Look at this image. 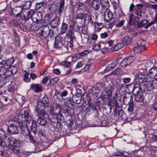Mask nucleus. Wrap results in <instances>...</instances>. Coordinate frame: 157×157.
<instances>
[{
  "label": "nucleus",
  "mask_w": 157,
  "mask_h": 157,
  "mask_svg": "<svg viewBox=\"0 0 157 157\" xmlns=\"http://www.w3.org/2000/svg\"><path fill=\"white\" fill-rule=\"evenodd\" d=\"M18 121L13 120V121L16 124L19 125L20 126L23 125L25 122L30 127V129L33 132H35L37 126L36 121L34 120L31 116L29 114L28 110L24 111V114H19L17 116Z\"/></svg>",
  "instance_id": "1"
},
{
  "label": "nucleus",
  "mask_w": 157,
  "mask_h": 157,
  "mask_svg": "<svg viewBox=\"0 0 157 157\" xmlns=\"http://www.w3.org/2000/svg\"><path fill=\"white\" fill-rule=\"evenodd\" d=\"M42 16V13L39 11L36 12L33 10H24L21 15V19L23 20H29L31 18L33 21L36 23L39 26L40 24H43Z\"/></svg>",
  "instance_id": "2"
},
{
  "label": "nucleus",
  "mask_w": 157,
  "mask_h": 157,
  "mask_svg": "<svg viewBox=\"0 0 157 157\" xmlns=\"http://www.w3.org/2000/svg\"><path fill=\"white\" fill-rule=\"evenodd\" d=\"M35 110L39 115L37 120L38 123L42 125H44L50 121V118L48 115L45 113L44 110Z\"/></svg>",
  "instance_id": "3"
},
{
  "label": "nucleus",
  "mask_w": 157,
  "mask_h": 157,
  "mask_svg": "<svg viewBox=\"0 0 157 157\" xmlns=\"http://www.w3.org/2000/svg\"><path fill=\"white\" fill-rule=\"evenodd\" d=\"M48 102V97H44L43 98L42 101L38 102L37 107L35 108V109L44 110L46 108H49Z\"/></svg>",
  "instance_id": "4"
},
{
  "label": "nucleus",
  "mask_w": 157,
  "mask_h": 157,
  "mask_svg": "<svg viewBox=\"0 0 157 157\" xmlns=\"http://www.w3.org/2000/svg\"><path fill=\"white\" fill-rule=\"evenodd\" d=\"M43 26L45 27L44 30H41L40 32L39 33V35L40 37L42 39L47 38L50 33V29L48 26H47L46 24H40L39 27H41Z\"/></svg>",
  "instance_id": "5"
},
{
  "label": "nucleus",
  "mask_w": 157,
  "mask_h": 157,
  "mask_svg": "<svg viewBox=\"0 0 157 157\" xmlns=\"http://www.w3.org/2000/svg\"><path fill=\"white\" fill-rule=\"evenodd\" d=\"M145 85L146 86L145 89L149 91L153 89H157V77Z\"/></svg>",
  "instance_id": "6"
},
{
  "label": "nucleus",
  "mask_w": 157,
  "mask_h": 157,
  "mask_svg": "<svg viewBox=\"0 0 157 157\" xmlns=\"http://www.w3.org/2000/svg\"><path fill=\"white\" fill-rule=\"evenodd\" d=\"M101 13L104 15L105 21L108 22L113 18V14L108 9H101Z\"/></svg>",
  "instance_id": "7"
},
{
  "label": "nucleus",
  "mask_w": 157,
  "mask_h": 157,
  "mask_svg": "<svg viewBox=\"0 0 157 157\" xmlns=\"http://www.w3.org/2000/svg\"><path fill=\"white\" fill-rule=\"evenodd\" d=\"M135 57L134 56H127L121 62V66L124 67L129 65L134 61Z\"/></svg>",
  "instance_id": "8"
},
{
  "label": "nucleus",
  "mask_w": 157,
  "mask_h": 157,
  "mask_svg": "<svg viewBox=\"0 0 157 157\" xmlns=\"http://www.w3.org/2000/svg\"><path fill=\"white\" fill-rule=\"evenodd\" d=\"M13 123L10 124L8 127V133L10 134H15L18 133L17 124L13 121Z\"/></svg>",
  "instance_id": "9"
},
{
  "label": "nucleus",
  "mask_w": 157,
  "mask_h": 157,
  "mask_svg": "<svg viewBox=\"0 0 157 157\" xmlns=\"http://www.w3.org/2000/svg\"><path fill=\"white\" fill-rule=\"evenodd\" d=\"M5 68H6L3 66V65L0 68V78H3V80L1 78L0 79V88L2 87L6 82L5 79L4 75Z\"/></svg>",
  "instance_id": "10"
},
{
  "label": "nucleus",
  "mask_w": 157,
  "mask_h": 157,
  "mask_svg": "<svg viewBox=\"0 0 157 157\" xmlns=\"http://www.w3.org/2000/svg\"><path fill=\"white\" fill-rule=\"evenodd\" d=\"M133 15L131 14L129 18V24L130 25L132 24L134 26H138L139 23V18L138 17L135 16L133 19Z\"/></svg>",
  "instance_id": "11"
},
{
  "label": "nucleus",
  "mask_w": 157,
  "mask_h": 157,
  "mask_svg": "<svg viewBox=\"0 0 157 157\" xmlns=\"http://www.w3.org/2000/svg\"><path fill=\"white\" fill-rule=\"evenodd\" d=\"M119 59H117L113 60L111 63L108 64L106 68L105 69L104 71L106 72L111 70L112 69L115 68L118 64L119 61Z\"/></svg>",
  "instance_id": "12"
},
{
  "label": "nucleus",
  "mask_w": 157,
  "mask_h": 157,
  "mask_svg": "<svg viewBox=\"0 0 157 157\" xmlns=\"http://www.w3.org/2000/svg\"><path fill=\"white\" fill-rule=\"evenodd\" d=\"M136 77L138 79V82L139 83H141L144 82H148V78H146L144 73L143 72H139L136 75Z\"/></svg>",
  "instance_id": "13"
},
{
  "label": "nucleus",
  "mask_w": 157,
  "mask_h": 157,
  "mask_svg": "<svg viewBox=\"0 0 157 157\" xmlns=\"http://www.w3.org/2000/svg\"><path fill=\"white\" fill-rule=\"evenodd\" d=\"M24 10H22V8L21 7H15L12 10V13L16 17H18L20 16L21 18V15L22 12Z\"/></svg>",
  "instance_id": "14"
},
{
  "label": "nucleus",
  "mask_w": 157,
  "mask_h": 157,
  "mask_svg": "<svg viewBox=\"0 0 157 157\" xmlns=\"http://www.w3.org/2000/svg\"><path fill=\"white\" fill-rule=\"evenodd\" d=\"M6 133L2 129H0V145L2 147H4L6 145L5 142L1 138H6Z\"/></svg>",
  "instance_id": "15"
},
{
  "label": "nucleus",
  "mask_w": 157,
  "mask_h": 157,
  "mask_svg": "<svg viewBox=\"0 0 157 157\" xmlns=\"http://www.w3.org/2000/svg\"><path fill=\"white\" fill-rule=\"evenodd\" d=\"M21 130V133L24 136H28L29 131L28 128H30V127L27 125V124H24V125L20 126Z\"/></svg>",
  "instance_id": "16"
},
{
  "label": "nucleus",
  "mask_w": 157,
  "mask_h": 157,
  "mask_svg": "<svg viewBox=\"0 0 157 157\" xmlns=\"http://www.w3.org/2000/svg\"><path fill=\"white\" fill-rule=\"evenodd\" d=\"M30 89L34 90L36 92H39L42 91V86L40 84H31Z\"/></svg>",
  "instance_id": "17"
},
{
  "label": "nucleus",
  "mask_w": 157,
  "mask_h": 157,
  "mask_svg": "<svg viewBox=\"0 0 157 157\" xmlns=\"http://www.w3.org/2000/svg\"><path fill=\"white\" fill-rule=\"evenodd\" d=\"M144 6L142 4H137L135 9V13L136 15L141 16L142 12V8Z\"/></svg>",
  "instance_id": "18"
},
{
  "label": "nucleus",
  "mask_w": 157,
  "mask_h": 157,
  "mask_svg": "<svg viewBox=\"0 0 157 157\" xmlns=\"http://www.w3.org/2000/svg\"><path fill=\"white\" fill-rule=\"evenodd\" d=\"M14 59L13 58H11L7 61H3L2 64L3 65V66L7 68L11 65L14 62Z\"/></svg>",
  "instance_id": "19"
},
{
  "label": "nucleus",
  "mask_w": 157,
  "mask_h": 157,
  "mask_svg": "<svg viewBox=\"0 0 157 157\" xmlns=\"http://www.w3.org/2000/svg\"><path fill=\"white\" fill-rule=\"evenodd\" d=\"M157 75V68L153 66L149 71V76L151 78H154Z\"/></svg>",
  "instance_id": "20"
},
{
  "label": "nucleus",
  "mask_w": 157,
  "mask_h": 157,
  "mask_svg": "<svg viewBox=\"0 0 157 157\" xmlns=\"http://www.w3.org/2000/svg\"><path fill=\"white\" fill-rule=\"evenodd\" d=\"M25 23V26L27 29H30L31 30H34L33 27V21L31 19L29 21H28V20L26 19Z\"/></svg>",
  "instance_id": "21"
},
{
  "label": "nucleus",
  "mask_w": 157,
  "mask_h": 157,
  "mask_svg": "<svg viewBox=\"0 0 157 157\" xmlns=\"http://www.w3.org/2000/svg\"><path fill=\"white\" fill-rule=\"evenodd\" d=\"M83 20L84 22L86 23L87 21L88 23H90L91 25L94 23L91 15L90 14L85 13Z\"/></svg>",
  "instance_id": "22"
},
{
  "label": "nucleus",
  "mask_w": 157,
  "mask_h": 157,
  "mask_svg": "<svg viewBox=\"0 0 157 157\" xmlns=\"http://www.w3.org/2000/svg\"><path fill=\"white\" fill-rule=\"evenodd\" d=\"M7 140L10 144L12 147H17L19 145L18 141L12 137H9Z\"/></svg>",
  "instance_id": "23"
},
{
  "label": "nucleus",
  "mask_w": 157,
  "mask_h": 157,
  "mask_svg": "<svg viewBox=\"0 0 157 157\" xmlns=\"http://www.w3.org/2000/svg\"><path fill=\"white\" fill-rule=\"evenodd\" d=\"M132 41V36H125L123 40V44L125 45H129Z\"/></svg>",
  "instance_id": "24"
},
{
  "label": "nucleus",
  "mask_w": 157,
  "mask_h": 157,
  "mask_svg": "<svg viewBox=\"0 0 157 157\" xmlns=\"http://www.w3.org/2000/svg\"><path fill=\"white\" fill-rule=\"evenodd\" d=\"M91 6L94 10H98L100 7V4L98 0H93L91 2Z\"/></svg>",
  "instance_id": "25"
},
{
  "label": "nucleus",
  "mask_w": 157,
  "mask_h": 157,
  "mask_svg": "<svg viewBox=\"0 0 157 157\" xmlns=\"http://www.w3.org/2000/svg\"><path fill=\"white\" fill-rule=\"evenodd\" d=\"M101 5V9H108L109 6V3L108 0H100Z\"/></svg>",
  "instance_id": "26"
},
{
  "label": "nucleus",
  "mask_w": 157,
  "mask_h": 157,
  "mask_svg": "<svg viewBox=\"0 0 157 157\" xmlns=\"http://www.w3.org/2000/svg\"><path fill=\"white\" fill-rule=\"evenodd\" d=\"M112 95V92L111 90L109 89L107 91H105L103 92L102 93V95L105 98L108 99L111 98Z\"/></svg>",
  "instance_id": "27"
},
{
  "label": "nucleus",
  "mask_w": 157,
  "mask_h": 157,
  "mask_svg": "<svg viewBox=\"0 0 157 157\" xmlns=\"http://www.w3.org/2000/svg\"><path fill=\"white\" fill-rule=\"evenodd\" d=\"M60 21L58 17H55L51 22V25L53 27H57L59 24Z\"/></svg>",
  "instance_id": "28"
},
{
  "label": "nucleus",
  "mask_w": 157,
  "mask_h": 157,
  "mask_svg": "<svg viewBox=\"0 0 157 157\" xmlns=\"http://www.w3.org/2000/svg\"><path fill=\"white\" fill-rule=\"evenodd\" d=\"M144 97L141 93L135 95V100L136 102H141L144 101Z\"/></svg>",
  "instance_id": "29"
},
{
  "label": "nucleus",
  "mask_w": 157,
  "mask_h": 157,
  "mask_svg": "<svg viewBox=\"0 0 157 157\" xmlns=\"http://www.w3.org/2000/svg\"><path fill=\"white\" fill-rule=\"evenodd\" d=\"M50 113L51 114H55L56 115V117L57 118V120L58 121H60L63 119V117L62 115V114H59L57 115V113H55L54 112L53 110L52 109H50Z\"/></svg>",
  "instance_id": "30"
},
{
  "label": "nucleus",
  "mask_w": 157,
  "mask_h": 157,
  "mask_svg": "<svg viewBox=\"0 0 157 157\" xmlns=\"http://www.w3.org/2000/svg\"><path fill=\"white\" fill-rule=\"evenodd\" d=\"M17 71V70H15V71L13 72V71L12 70H9L7 69H5V78L6 77H8L10 76L12 74H15L16 73Z\"/></svg>",
  "instance_id": "31"
},
{
  "label": "nucleus",
  "mask_w": 157,
  "mask_h": 157,
  "mask_svg": "<svg viewBox=\"0 0 157 157\" xmlns=\"http://www.w3.org/2000/svg\"><path fill=\"white\" fill-rule=\"evenodd\" d=\"M144 49V47L139 45L137 44H136V45L134 48L133 50L134 52L136 53H139L143 51Z\"/></svg>",
  "instance_id": "32"
},
{
  "label": "nucleus",
  "mask_w": 157,
  "mask_h": 157,
  "mask_svg": "<svg viewBox=\"0 0 157 157\" xmlns=\"http://www.w3.org/2000/svg\"><path fill=\"white\" fill-rule=\"evenodd\" d=\"M51 20L50 15L49 14L46 15L44 17V20L42 21L43 24L44 25L45 24H46L47 26H48V22L51 21Z\"/></svg>",
  "instance_id": "33"
},
{
  "label": "nucleus",
  "mask_w": 157,
  "mask_h": 157,
  "mask_svg": "<svg viewBox=\"0 0 157 157\" xmlns=\"http://www.w3.org/2000/svg\"><path fill=\"white\" fill-rule=\"evenodd\" d=\"M31 4L32 3L30 1H26L22 5L21 8H23V10H27L26 9L29 8Z\"/></svg>",
  "instance_id": "34"
},
{
  "label": "nucleus",
  "mask_w": 157,
  "mask_h": 157,
  "mask_svg": "<svg viewBox=\"0 0 157 157\" xmlns=\"http://www.w3.org/2000/svg\"><path fill=\"white\" fill-rule=\"evenodd\" d=\"M137 44L142 47H144V49H145V45L146 44V41L144 39H139L137 41Z\"/></svg>",
  "instance_id": "35"
},
{
  "label": "nucleus",
  "mask_w": 157,
  "mask_h": 157,
  "mask_svg": "<svg viewBox=\"0 0 157 157\" xmlns=\"http://www.w3.org/2000/svg\"><path fill=\"white\" fill-rule=\"evenodd\" d=\"M140 88L139 86H134L132 90L133 94L134 95L140 94L139 93Z\"/></svg>",
  "instance_id": "36"
},
{
  "label": "nucleus",
  "mask_w": 157,
  "mask_h": 157,
  "mask_svg": "<svg viewBox=\"0 0 157 157\" xmlns=\"http://www.w3.org/2000/svg\"><path fill=\"white\" fill-rule=\"evenodd\" d=\"M123 44L122 43H118L116 45H115L112 48V49L114 51H117L123 47Z\"/></svg>",
  "instance_id": "37"
},
{
  "label": "nucleus",
  "mask_w": 157,
  "mask_h": 157,
  "mask_svg": "<svg viewBox=\"0 0 157 157\" xmlns=\"http://www.w3.org/2000/svg\"><path fill=\"white\" fill-rule=\"evenodd\" d=\"M67 25L65 23H62V27L61 28L62 30L61 31V33L62 34H63L65 33L67 30Z\"/></svg>",
  "instance_id": "38"
},
{
  "label": "nucleus",
  "mask_w": 157,
  "mask_h": 157,
  "mask_svg": "<svg viewBox=\"0 0 157 157\" xmlns=\"http://www.w3.org/2000/svg\"><path fill=\"white\" fill-rule=\"evenodd\" d=\"M148 22V21L144 19H142L138 23L137 27L140 28L142 27L145 24H147Z\"/></svg>",
  "instance_id": "39"
},
{
  "label": "nucleus",
  "mask_w": 157,
  "mask_h": 157,
  "mask_svg": "<svg viewBox=\"0 0 157 157\" xmlns=\"http://www.w3.org/2000/svg\"><path fill=\"white\" fill-rule=\"evenodd\" d=\"M25 72H26L24 75V80L26 82H29L31 80L30 78L29 77V73L26 71Z\"/></svg>",
  "instance_id": "40"
},
{
  "label": "nucleus",
  "mask_w": 157,
  "mask_h": 157,
  "mask_svg": "<svg viewBox=\"0 0 157 157\" xmlns=\"http://www.w3.org/2000/svg\"><path fill=\"white\" fill-rule=\"evenodd\" d=\"M72 100L76 104H78L80 102V98L77 97L76 96L73 97Z\"/></svg>",
  "instance_id": "41"
},
{
  "label": "nucleus",
  "mask_w": 157,
  "mask_h": 157,
  "mask_svg": "<svg viewBox=\"0 0 157 157\" xmlns=\"http://www.w3.org/2000/svg\"><path fill=\"white\" fill-rule=\"evenodd\" d=\"M60 64L62 66H65L66 67H69L71 65V62H68L66 61H64L61 62Z\"/></svg>",
  "instance_id": "42"
},
{
  "label": "nucleus",
  "mask_w": 157,
  "mask_h": 157,
  "mask_svg": "<svg viewBox=\"0 0 157 157\" xmlns=\"http://www.w3.org/2000/svg\"><path fill=\"white\" fill-rule=\"evenodd\" d=\"M129 105V106L128 108V111L129 112L132 113L134 109V104L132 103H130Z\"/></svg>",
  "instance_id": "43"
},
{
  "label": "nucleus",
  "mask_w": 157,
  "mask_h": 157,
  "mask_svg": "<svg viewBox=\"0 0 157 157\" xmlns=\"http://www.w3.org/2000/svg\"><path fill=\"white\" fill-rule=\"evenodd\" d=\"M57 8L55 5H53L51 6V7L49 8L48 10L52 13H54L56 11Z\"/></svg>",
  "instance_id": "44"
},
{
  "label": "nucleus",
  "mask_w": 157,
  "mask_h": 157,
  "mask_svg": "<svg viewBox=\"0 0 157 157\" xmlns=\"http://www.w3.org/2000/svg\"><path fill=\"white\" fill-rule=\"evenodd\" d=\"M84 15L85 13H79L76 16V19L83 20Z\"/></svg>",
  "instance_id": "45"
},
{
  "label": "nucleus",
  "mask_w": 157,
  "mask_h": 157,
  "mask_svg": "<svg viewBox=\"0 0 157 157\" xmlns=\"http://www.w3.org/2000/svg\"><path fill=\"white\" fill-rule=\"evenodd\" d=\"M122 81L123 82L124 84H126L130 82L131 78L129 77H125L122 78Z\"/></svg>",
  "instance_id": "46"
},
{
  "label": "nucleus",
  "mask_w": 157,
  "mask_h": 157,
  "mask_svg": "<svg viewBox=\"0 0 157 157\" xmlns=\"http://www.w3.org/2000/svg\"><path fill=\"white\" fill-rule=\"evenodd\" d=\"M93 48L96 51L100 50L101 48V45L99 44H97L93 46Z\"/></svg>",
  "instance_id": "47"
},
{
  "label": "nucleus",
  "mask_w": 157,
  "mask_h": 157,
  "mask_svg": "<svg viewBox=\"0 0 157 157\" xmlns=\"http://www.w3.org/2000/svg\"><path fill=\"white\" fill-rule=\"evenodd\" d=\"M59 79L57 78H55L50 80V84L52 86L54 84L56 83L58 81Z\"/></svg>",
  "instance_id": "48"
},
{
  "label": "nucleus",
  "mask_w": 157,
  "mask_h": 157,
  "mask_svg": "<svg viewBox=\"0 0 157 157\" xmlns=\"http://www.w3.org/2000/svg\"><path fill=\"white\" fill-rule=\"evenodd\" d=\"M62 45L61 43L58 41L57 40H56L55 41V44H54V46L55 48H57L58 47H61Z\"/></svg>",
  "instance_id": "49"
},
{
  "label": "nucleus",
  "mask_w": 157,
  "mask_h": 157,
  "mask_svg": "<svg viewBox=\"0 0 157 157\" xmlns=\"http://www.w3.org/2000/svg\"><path fill=\"white\" fill-rule=\"evenodd\" d=\"M118 96V94L117 92L115 93V95L113 98L115 101V104L116 107L117 108L119 106V105L117 102V97Z\"/></svg>",
  "instance_id": "50"
},
{
  "label": "nucleus",
  "mask_w": 157,
  "mask_h": 157,
  "mask_svg": "<svg viewBox=\"0 0 157 157\" xmlns=\"http://www.w3.org/2000/svg\"><path fill=\"white\" fill-rule=\"evenodd\" d=\"M65 105L68 106L69 108H71L73 106V105L71 103V99H69L67 101L65 102Z\"/></svg>",
  "instance_id": "51"
},
{
  "label": "nucleus",
  "mask_w": 157,
  "mask_h": 157,
  "mask_svg": "<svg viewBox=\"0 0 157 157\" xmlns=\"http://www.w3.org/2000/svg\"><path fill=\"white\" fill-rule=\"evenodd\" d=\"M10 25L12 26H15L17 25L18 23L16 21L13 20L9 22Z\"/></svg>",
  "instance_id": "52"
},
{
  "label": "nucleus",
  "mask_w": 157,
  "mask_h": 157,
  "mask_svg": "<svg viewBox=\"0 0 157 157\" xmlns=\"http://www.w3.org/2000/svg\"><path fill=\"white\" fill-rule=\"evenodd\" d=\"M115 13L116 15L118 17H120L121 16L122 14V11L120 9L117 10L116 11H115Z\"/></svg>",
  "instance_id": "53"
},
{
  "label": "nucleus",
  "mask_w": 157,
  "mask_h": 157,
  "mask_svg": "<svg viewBox=\"0 0 157 157\" xmlns=\"http://www.w3.org/2000/svg\"><path fill=\"white\" fill-rule=\"evenodd\" d=\"M155 136H157L156 135H153V134L149 135V136H147V138H149V140L151 142H153L155 140Z\"/></svg>",
  "instance_id": "54"
},
{
  "label": "nucleus",
  "mask_w": 157,
  "mask_h": 157,
  "mask_svg": "<svg viewBox=\"0 0 157 157\" xmlns=\"http://www.w3.org/2000/svg\"><path fill=\"white\" fill-rule=\"evenodd\" d=\"M115 73L117 75H119L122 74V70L119 68H117L114 71Z\"/></svg>",
  "instance_id": "55"
},
{
  "label": "nucleus",
  "mask_w": 157,
  "mask_h": 157,
  "mask_svg": "<svg viewBox=\"0 0 157 157\" xmlns=\"http://www.w3.org/2000/svg\"><path fill=\"white\" fill-rule=\"evenodd\" d=\"M12 150L13 152L15 154H18L20 152L19 149L17 147H13Z\"/></svg>",
  "instance_id": "56"
},
{
  "label": "nucleus",
  "mask_w": 157,
  "mask_h": 157,
  "mask_svg": "<svg viewBox=\"0 0 157 157\" xmlns=\"http://www.w3.org/2000/svg\"><path fill=\"white\" fill-rule=\"evenodd\" d=\"M124 22V20H122L120 21H119L118 22V23L116 24V26L118 27H119L122 26L123 25Z\"/></svg>",
  "instance_id": "57"
},
{
  "label": "nucleus",
  "mask_w": 157,
  "mask_h": 157,
  "mask_svg": "<svg viewBox=\"0 0 157 157\" xmlns=\"http://www.w3.org/2000/svg\"><path fill=\"white\" fill-rule=\"evenodd\" d=\"M44 4V2H40L38 3H36V8L37 9H40L41 7L43 6Z\"/></svg>",
  "instance_id": "58"
},
{
  "label": "nucleus",
  "mask_w": 157,
  "mask_h": 157,
  "mask_svg": "<svg viewBox=\"0 0 157 157\" xmlns=\"http://www.w3.org/2000/svg\"><path fill=\"white\" fill-rule=\"evenodd\" d=\"M108 36V33L107 32H104L100 34L101 37V38L105 39L107 38Z\"/></svg>",
  "instance_id": "59"
},
{
  "label": "nucleus",
  "mask_w": 157,
  "mask_h": 157,
  "mask_svg": "<svg viewBox=\"0 0 157 157\" xmlns=\"http://www.w3.org/2000/svg\"><path fill=\"white\" fill-rule=\"evenodd\" d=\"M84 63V62L83 61L79 62L77 63L76 65V67L78 68H81L82 66Z\"/></svg>",
  "instance_id": "60"
},
{
  "label": "nucleus",
  "mask_w": 157,
  "mask_h": 157,
  "mask_svg": "<svg viewBox=\"0 0 157 157\" xmlns=\"http://www.w3.org/2000/svg\"><path fill=\"white\" fill-rule=\"evenodd\" d=\"M50 121L54 123L57 122V118L56 117L55 114L53 115V117H52L51 119L50 118Z\"/></svg>",
  "instance_id": "61"
},
{
  "label": "nucleus",
  "mask_w": 157,
  "mask_h": 157,
  "mask_svg": "<svg viewBox=\"0 0 157 157\" xmlns=\"http://www.w3.org/2000/svg\"><path fill=\"white\" fill-rule=\"evenodd\" d=\"M89 53V51L88 50H84L82 52L79 53V55L80 56H85Z\"/></svg>",
  "instance_id": "62"
},
{
  "label": "nucleus",
  "mask_w": 157,
  "mask_h": 157,
  "mask_svg": "<svg viewBox=\"0 0 157 157\" xmlns=\"http://www.w3.org/2000/svg\"><path fill=\"white\" fill-rule=\"evenodd\" d=\"M79 56V53L77 54L74 56H73L72 58V61H75L79 59L78 56Z\"/></svg>",
  "instance_id": "63"
},
{
  "label": "nucleus",
  "mask_w": 157,
  "mask_h": 157,
  "mask_svg": "<svg viewBox=\"0 0 157 157\" xmlns=\"http://www.w3.org/2000/svg\"><path fill=\"white\" fill-rule=\"evenodd\" d=\"M68 94V92L66 90H65L61 92L60 95L61 97H65Z\"/></svg>",
  "instance_id": "64"
}]
</instances>
